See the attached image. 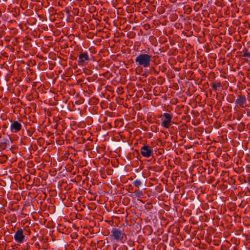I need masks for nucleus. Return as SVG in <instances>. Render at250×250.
<instances>
[{
	"instance_id": "1",
	"label": "nucleus",
	"mask_w": 250,
	"mask_h": 250,
	"mask_svg": "<svg viewBox=\"0 0 250 250\" xmlns=\"http://www.w3.org/2000/svg\"><path fill=\"white\" fill-rule=\"evenodd\" d=\"M152 59V55L147 54H140L135 58V62L138 66L144 68L150 66Z\"/></svg>"
},
{
	"instance_id": "2",
	"label": "nucleus",
	"mask_w": 250,
	"mask_h": 250,
	"mask_svg": "<svg viewBox=\"0 0 250 250\" xmlns=\"http://www.w3.org/2000/svg\"><path fill=\"white\" fill-rule=\"evenodd\" d=\"M173 115L171 113H164L161 116V125L166 128H168L171 125Z\"/></svg>"
},
{
	"instance_id": "3",
	"label": "nucleus",
	"mask_w": 250,
	"mask_h": 250,
	"mask_svg": "<svg viewBox=\"0 0 250 250\" xmlns=\"http://www.w3.org/2000/svg\"><path fill=\"white\" fill-rule=\"evenodd\" d=\"M125 236L124 231L117 228H113L111 231L110 236L117 242H123Z\"/></svg>"
},
{
	"instance_id": "4",
	"label": "nucleus",
	"mask_w": 250,
	"mask_h": 250,
	"mask_svg": "<svg viewBox=\"0 0 250 250\" xmlns=\"http://www.w3.org/2000/svg\"><path fill=\"white\" fill-rule=\"evenodd\" d=\"M140 153L144 157L150 158L153 156V150L152 147L145 145L141 148Z\"/></svg>"
},
{
	"instance_id": "5",
	"label": "nucleus",
	"mask_w": 250,
	"mask_h": 250,
	"mask_svg": "<svg viewBox=\"0 0 250 250\" xmlns=\"http://www.w3.org/2000/svg\"><path fill=\"white\" fill-rule=\"evenodd\" d=\"M90 60V59L88 53L85 51L84 52H82L80 54L79 56L78 63L80 66H84L88 63Z\"/></svg>"
},
{
	"instance_id": "6",
	"label": "nucleus",
	"mask_w": 250,
	"mask_h": 250,
	"mask_svg": "<svg viewBox=\"0 0 250 250\" xmlns=\"http://www.w3.org/2000/svg\"><path fill=\"white\" fill-rule=\"evenodd\" d=\"M15 241L19 243H22L25 239V236L23 234V230L22 229H18L14 236Z\"/></svg>"
},
{
	"instance_id": "7",
	"label": "nucleus",
	"mask_w": 250,
	"mask_h": 250,
	"mask_svg": "<svg viewBox=\"0 0 250 250\" xmlns=\"http://www.w3.org/2000/svg\"><path fill=\"white\" fill-rule=\"evenodd\" d=\"M21 128V125L18 121H14L10 125L11 132L17 133Z\"/></svg>"
},
{
	"instance_id": "8",
	"label": "nucleus",
	"mask_w": 250,
	"mask_h": 250,
	"mask_svg": "<svg viewBox=\"0 0 250 250\" xmlns=\"http://www.w3.org/2000/svg\"><path fill=\"white\" fill-rule=\"evenodd\" d=\"M247 100L244 96H240L236 100V104L241 107H244L246 106Z\"/></svg>"
},
{
	"instance_id": "9",
	"label": "nucleus",
	"mask_w": 250,
	"mask_h": 250,
	"mask_svg": "<svg viewBox=\"0 0 250 250\" xmlns=\"http://www.w3.org/2000/svg\"><path fill=\"white\" fill-rule=\"evenodd\" d=\"M135 196L139 198H142L143 197V191L141 190H136L134 192Z\"/></svg>"
},
{
	"instance_id": "10",
	"label": "nucleus",
	"mask_w": 250,
	"mask_h": 250,
	"mask_svg": "<svg viewBox=\"0 0 250 250\" xmlns=\"http://www.w3.org/2000/svg\"><path fill=\"white\" fill-rule=\"evenodd\" d=\"M221 86V83L220 82H219V81L216 82L215 83H213L211 85V87L215 91H217V88L218 87H220Z\"/></svg>"
},
{
	"instance_id": "11",
	"label": "nucleus",
	"mask_w": 250,
	"mask_h": 250,
	"mask_svg": "<svg viewBox=\"0 0 250 250\" xmlns=\"http://www.w3.org/2000/svg\"><path fill=\"white\" fill-rule=\"evenodd\" d=\"M133 184L136 187L139 188L142 184V182L140 180L137 179L133 182Z\"/></svg>"
},
{
	"instance_id": "12",
	"label": "nucleus",
	"mask_w": 250,
	"mask_h": 250,
	"mask_svg": "<svg viewBox=\"0 0 250 250\" xmlns=\"http://www.w3.org/2000/svg\"><path fill=\"white\" fill-rule=\"evenodd\" d=\"M245 57H247V56H249L248 55V54H244V55Z\"/></svg>"
},
{
	"instance_id": "13",
	"label": "nucleus",
	"mask_w": 250,
	"mask_h": 250,
	"mask_svg": "<svg viewBox=\"0 0 250 250\" xmlns=\"http://www.w3.org/2000/svg\"><path fill=\"white\" fill-rule=\"evenodd\" d=\"M249 180H250V177Z\"/></svg>"
}]
</instances>
